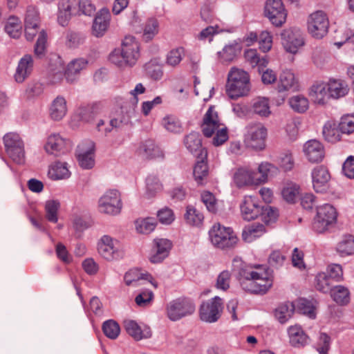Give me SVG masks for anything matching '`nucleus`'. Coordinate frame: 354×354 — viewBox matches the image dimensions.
Here are the masks:
<instances>
[{"instance_id":"a18cd8bd","label":"nucleus","mask_w":354,"mask_h":354,"mask_svg":"<svg viewBox=\"0 0 354 354\" xmlns=\"http://www.w3.org/2000/svg\"><path fill=\"white\" fill-rule=\"evenodd\" d=\"M156 225L155 219L152 218H140L135 222L137 232L144 234H148L153 231Z\"/></svg>"},{"instance_id":"4d7b16f0","label":"nucleus","mask_w":354,"mask_h":354,"mask_svg":"<svg viewBox=\"0 0 354 354\" xmlns=\"http://www.w3.org/2000/svg\"><path fill=\"white\" fill-rule=\"evenodd\" d=\"M163 127L169 131L179 133L181 131V123L173 114L167 115L162 121Z\"/></svg>"},{"instance_id":"cd10ccee","label":"nucleus","mask_w":354,"mask_h":354,"mask_svg":"<svg viewBox=\"0 0 354 354\" xmlns=\"http://www.w3.org/2000/svg\"><path fill=\"white\" fill-rule=\"evenodd\" d=\"M88 62L84 58H77L68 63L64 72L66 80L69 83L74 82L79 77L80 72L87 66Z\"/></svg>"},{"instance_id":"2eb2a0df","label":"nucleus","mask_w":354,"mask_h":354,"mask_svg":"<svg viewBox=\"0 0 354 354\" xmlns=\"http://www.w3.org/2000/svg\"><path fill=\"white\" fill-rule=\"evenodd\" d=\"M223 308L221 299L215 297L201 304L199 310L200 318L205 322H216L221 317Z\"/></svg>"},{"instance_id":"dca6fc26","label":"nucleus","mask_w":354,"mask_h":354,"mask_svg":"<svg viewBox=\"0 0 354 354\" xmlns=\"http://www.w3.org/2000/svg\"><path fill=\"white\" fill-rule=\"evenodd\" d=\"M94 142L88 140L83 141L77 146L76 157L82 168L89 169L94 166Z\"/></svg>"},{"instance_id":"7c9ffc66","label":"nucleus","mask_w":354,"mask_h":354,"mask_svg":"<svg viewBox=\"0 0 354 354\" xmlns=\"http://www.w3.org/2000/svg\"><path fill=\"white\" fill-rule=\"evenodd\" d=\"M342 134L339 124L334 120H328L324 124L322 136L326 141L335 143L342 140Z\"/></svg>"},{"instance_id":"79ce46f5","label":"nucleus","mask_w":354,"mask_h":354,"mask_svg":"<svg viewBox=\"0 0 354 354\" xmlns=\"http://www.w3.org/2000/svg\"><path fill=\"white\" fill-rule=\"evenodd\" d=\"M244 57L245 61L252 67L257 66H266L268 64V60L265 57H260L255 49H248L244 52Z\"/></svg>"},{"instance_id":"c9c22d12","label":"nucleus","mask_w":354,"mask_h":354,"mask_svg":"<svg viewBox=\"0 0 354 354\" xmlns=\"http://www.w3.org/2000/svg\"><path fill=\"white\" fill-rule=\"evenodd\" d=\"M265 232L266 228L263 225L252 223L243 229L242 237L245 241L250 243L261 236Z\"/></svg>"},{"instance_id":"4468645a","label":"nucleus","mask_w":354,"mask_h":354,"mask_svg":"<svg viewBox=\"0 0 354 354\" xmlns=\"http://www.w3.org/2000/svg\"><path fill=\"white\" fill-rule=\"evenodd\" d=\"M121 209L120 195L116 189L107 191L99 200V209L102 213L116 215Z\"/></svg>"},{"instance_id":"393cba45","label":"nucleus","mask_w":354,"mask_h":354,"mask_svg":"<svg viewBox=\"0 0 354 354\" xmlns=\"http://www.w3.org/2000/svg\"><path fill=\"white\" fill-rule=\"evenodd\" d=\"M138 153L146 159L163 158L164 153L155 143L154 140L147 139L142 141L138 148Z\"/></svg>"},{"instance_id":"6e6d98bb","label":"nucleus","mask_w":354,"mask_h":354,"mask_svg":"<svg viewBox=\"0 0 354 354\" xmlns=\"http://www.w3.org/2000/svg\"><path fill=\"white\" fill-rule=\"evenodd\" d=\"M295 308L297 309L301 313L308 315L310 318L315 317V308L311 302L306 299L300 298L295 304Z\"/></svg>"},{"instance_id":"69168bd1","label":"nucleus","mask_w":354,"mask_h":354,"mask_svg":"<svg viewBox=\"0 0 354 354\" xmlns=\"http://www.w3.org/2000/svg\"><path fill=\"white\" fill-rule=\"evenodd\" d=\"M260 49L264 53L269 51L272 46V35L267 30L261 32L259 37Z\"/></svg>"},{"instance_id":"e2e57ef3","label":"nucleus","mask_w":354,"mask_h":354,"mask_svg":"<svg viewBox=\"0 0 354 354\" xmlns=\"http://www.w3.org/2000/svg\"><path fill=\"white\" fill-rule=\"evenodd\" d=\"M218 54L221 62L229 63L236 57V48L233 45L225 46Z\"/></svg>"},{"instance_id":"423d86ee","label":"nucleus","mask_w":354,"mask_h":354,"mask_svg":"<svg viewBox=\"0 0 354 354\" xmlns=\"http://www.w3.org/2000/svg\"><path fill=\"white\" fill-rule=\"evenodd\" d=\"M196 310L194 301L188 298H178L167 304V317L173 322L192 315Z\"/></svg>"},{"instance_id":"473e14b6","label":"nucleus","mask_w":354,"mask_h":354,"mask_svg":"<svg viewBox=\"0 0 354 354\" xmlns=\"http://www.w3.org/2000/svg\"><path fill=\"white\" fill-rule=\"evenodd\" d=\"M327 84L328 93L332 98L338 99L348 93V86L341 80L330 79Z\"/></svg>"},{"instance_id":"49530a36","label":"nucleus","mask_w":354,"mask_h":354,"mask_svg":"<svg viewBox=\"0 0 354 354\" xmlns=\"http://www.w3.org/2000/svg\"><path fill=\"white\" fill-rule=\"evenodd\" d=\"M3 143L7 153H12V151L18 146H24L20 136L15 133H8L3 136Z\"/></svg>"},{"instance_id":"c03bdc74","label":"nucleus","mask_w":354,"mask_h":354,"mask_svg":"<svg viewBox=\"0 0 354 354\" xmlns=\"http://www.w3.org/2000/svg\"><path fill=\"white\" fill-rule=\"evenodd\" d=\"M214 88L210 84H202L197 77L194 80V93L201 96L203 101L209 100L214 93Z\"/></svg>"},{"instance_id":"f257e3e1","label":"nucleus","mask_w":354,"mask_h":354,"mask_svg":"<svg viewBox=\"0 0 354 354\" xmlns=\"http://www.w3.org/2000/svg\"><path fill=\"white\" fill-rule=\"evenodd\" d=\"M232 269L237 274L241 286L247 292L264 294L272 286V280L266 271H262L259 267L254 270L239 257L233 259Z\"/></svg>"},{"instance_id":"37998d69","label":"nucleus","mask_w":354,"mask_h":354,"mask_svg":"<svg viewBox=\"0 0 354 354\" xmlns=\"http://www.w3.org/2000/svg\"><path fill=\"white\" fill-rule=\"evenodd\" d=\"M186 223L190 225L199 226L204 219L203 214L193 206H187L185 214Z\"/></svg>"},{"instance_id":"4be33fe9","label":"nucleus","mask_w":354,"mask_h":354,"mask_svg":"<svg viewBox=\"0 0 354 354\" xmlns=\"http://www.w3.org/2000/svg\"><path fill=\"white\" fill-rule=\"evenodd\" d=\"M257 175L255 171L248 167H243L236 169L234 174V182L239 187L250 185H257Z\"/></svg>"},{"instance_id":"774afa93","label":"nucleus","mask_w":354,"mask_h":354,"mask_svg":"<svg viewBox=\"0 0 354 354\" xmlns=\"http://www.w3.org/2000/svg\"><path fill=\"white\" fill-rule=\"evenodd\" d=\"M147 75L154 80H159L163 75L162 67L153 63H148L145 66Z\"/></svg>"},{"instance_id":"412c9836","label":"nucleus","mask_w":354,"mask_h":354,"mask_svg":"<svg viewBox=\"0 0 354 354\" xmlns=\"http://www.w3.org/2000/svg\"><path fill=\"white\" fill-rule=\"evenodd\" d=\"M261 207L258 204V200L252 196H245L240 205L241 215L247 221L257 218L260 214Z\"/></svg>"},{"instance_id":"0e129e2a","label":"nucleus","mask_w":354,"mask_h":354,"mask_svg":"<svg viewBox=\"0 0 354 354\" xmlns=\"http://www.w3.org/2000/svg\"><path fill=\"white\" fill-rule=\"evenodd\" d=\"M118 114L110 120V124L113 127H119L122 124L131 123V113L135 112H116Z\"/></svg>"},{"instance_id":"b1692460","label":"nucleus","mask_w":354,"mask_h":354,"mask_svg":"<svg viewBox=\"0 0 354 354\" xmlns=\"http://www.w3.org/2000/svg\"><path fill=\"white\" fill-rule=\"evenodd\" d=\"M299 88V81L294 73L289 69L283 70L279 75L277 91L279 93L285 91H296Z\"/></svg>"},{"instance_id":"58836bf2","label":"nucleus","mask_w":354,"mask_h":354,"mask_svg":"<svg viewBox=\"0 0 354 354\" xmlns=\"http://www.w3.org/2000/svg\"><path fill=\"white\" fill-rule=\"evenodd\" d=\"M329 292L333 299L339 305H346L350 301V292L343 286H335Z\"/></svg>"},{"instance_id":"5701e85b","label":"nucleus","mask_w":354,"mask_h":354,"mask_svg":"<svg viewBox=\"0 0 354 354\" xmlns=\"http://www.w3.org/2000/svg\"><path fill=\"white\" fill-rule=\"evenodd\" d=\"M307 159L311 162H321L325 156L323 145L317 140L307 141L303 148Z\"/></svg>"},{"instance_id":"5fc2aeb1","label":"nucleus","mask_w":354,"mask_h":354,"mask_svg":"<svg viewBox=\"0 0 354 354\" xmlns=\"http://www.w3.org/2000/svg\"><path fill=\"white\" fill-rule=\"evenodd\" d=\"M331 281L326 273H319L315 278V287L319 291L324 293L328 292L334 286L332 285Z\"/></svg>"},{"instance_id":"6ab92c4d","label":"nucleus","mask_w":354,"mask_h":354,"mask_svg":"<svg viewBox=\"0 0 354 354\" xmlns=\"http://www.w3.org/2000/svg\"><path fill=\"white\" fill-rule=\"evenodd\" d=\"M313 189L317 193H324L329 188L330 174L324 165L315 167L311 172Z\"/></svg>"},{"instance_id":"bf43d9fd","label":"nucleus","mask_w":354,"mask_h":354,"mask_svg":"<svg viewBox=\"0 0 354 354\" xmlns=\"http://www.w3.org/2000/svg\"><path fill=\"white\" fill-rule=\"evenodd\" d=\"M299 194V186L295 183L288 184L282 190L283 198L288 203H295Z\"/></svg>"},{"instance_id":"ea45409f","label":"nucleus","mask_w":354,"mask_h":354,"mask_svg":"<svg viewBox=\"0 0 354 354\" xmlns=\"http://www.w3.org/2000/svg\"><path fill=\"white\" fill-rule=\"evenodd\" d=\"M295 309L293 303L282 304L276 308L274 316L280 323L284 324L292 317Z\"/></svg>"},{"instance_id":"a19ab883","label":"nucleus","mask_w":354,"mask_h":354,"mask_svg":"<svg viewBox=\"0 0 354 354\" xmlns=\"http://www.w3.org/2000/svg\"><path fill=\"white\" fill-rule=\"evenodd\" d=\"M5 31L13 38H19L21 33L20 19L16 17H10L5 25Z\"/></svg>"},{"instance_id":"bb28decb","label":"nucleus","mask_w":354,"mask_h":354,"mask_svg":"<svg viewBox=\"0 0 354 354\" xmlns=\"http://www.w3.org/2000/svg\"><path fill=\"white\" fill-rule=\"evenodd\" d=\"M153 242V254L150 257V261L153 263H158L168 256L171 243L165 239H157Z\"/></svg>"},{"instance_id":"052dcab7","label":"nucleus","mask_w":354,"mask_h":354,"mask_svg":"<svg viewBox=\"0 0 354 354\" xmlns=\"http://www.w3.org/2000/svg\"><path fill=\"white\" fill-rule=\"evenodd\" d=\"M278 216L277 211L272 207L266 205L261 207V212L259 216L261 217V221L266 224H269L274 221Z\"/></svg>"},{"instance_id":"72a5a7b5","label":"nucleus","mask_w":354,"mask_h":354,"mask_svg":"<svg viewBox=\"0 0 354 354\" xmlns=\"http://www.w3.org/2000/svg\"><path fill=\"white\" fill-rule=\"evenodd\" d=\"M124 327L127 333L134 339L138 341L143 338H149L151 337V331L142 330L138 324L133 320H125L124 322Z\"/></svg>"},{"instance_id":"20e7f679","label":"nucleus","mask_w":354,"mask_h":354,"mask_svg":"<svg viewBox=\"0 0 354 354\" xmlns=\"http://www.w3.org/2000/svg\"><path fill=\"white\" fill-rule=\"evenodd\" d=\"M203 136L212 138V143L215 147L223 145L229 138L227 128L221 122L217 112H206L201 124Z\"/></svg>"},{"instance_id":"f8f14e48","label":"nucleus","mask_w":354,"mask_h":354,"mask_svg":"<svg viewBox=\"0 0 354 354\" xmlns=\"http://www.w3.org/2000/svg\"><path fill=\"white\" fill-rule=\"evenodd\" d=\"M282 44L287 52L295 54L304 45V38L300 28L292 27L281 33Z\"/></svg>"},{"instance_id":"aec40b11","label":"nucleus","mask_w":354,"mask_h":354,"mask_svg":"<svg viewBox=\"0 0 354 354\" xmlns=\"http://www.w3.org/2000/svg\"><path fill=\"white\" fill-rule=\"evenodd\" d=\"M111 21V13L108 8H103L96 14L92 24L91 32L96 37H102L107 31Z\"/></svg>"},{"instance_id":"338daca9","label":"nucleus","mask_w":354,"mask_h":354,"mask_svg":"<svg viewBox=\"0 0 354 354\" xmlns=\"http://www.w3.org/2000/svg\"><path fill=\"white\" fill-rule=\"evenodd\" d=\"M46 41L47 35L46 32L42 30L39 33V37L35 46L34 51L37 56L41 57L45 54Z\"/></svg>"},{"instance_id":"f03ea898","label":"nucleus","mask_w":354,"mask_h":354,"mask_svg":"<svg viewBox=\"0 0 354 354\" xmlns=\"http://www.w3.org/2000/svg\"><path fill=\"white\" fill-rule=\"evenodd\" d=\"M140 47L133 36L124 37L121 50H115L109 55L111 63L119 67L132 66L140 57Z\"/></svg>"},{"instance_id":"9d476101","label":"nucleus","mask_w":354,"mask_h":354,"mask_svg":"<svg viewBox=\"0 0 354 354\" xmlns=\"http://www.w3.org/2000/svg\"><path fill=\"white\" fill-rule=\"evenodd\" d=\"M247 133L245 135V145L257 150H262L266 147L267 129L261 124H250L247 127Z\"/></svg>"},{"instance_id":"8fccbe9b","label":"nucleus","mask_w":354,"mask_h":354,"mask_svg":"<svg viewBox=\"0 0 354 354\" xmlns=\"http://www.w3.org/2000/svg\"><path fill=\"white\" fill-rule=\"evenodd\" d=\"M102 330L108 338L115 339L120 335V328L115 321L109 319L103 323Z\"/></svg>"},{"instance_id":"e433bc0d","label":"nucleus","mask_w":354,"mask_h":354,"mask_svg":"<svg viewBox=\"0 0 354 354\" xmlns=\"http://www.w3.org/2000/svg\"><path fill=\"white\" fill-rule=\"evenodd\" d=\"M336 250L342 257L354 254V236L352 234L342 236L337 245Z\"/></svg>"},{"instance_id":"7ed1b4c3","label":"nucleus","mask_w":354,"mask_h":354,"mask_svg":"<svg viewBox=\"0 0 354 354\" xmlns=\"http://www.w3.org/2000/svg\"><path fill=\"white\" fill-rule=\"evenodd\" d=\"M252 88L250 76L245 70L232 67L227 75L226 92L232 99L245 97L250 94Z\"/></svg>"},{"instance_id":"603ef678","label":"nucleus","mask_w":354,"mask_h":354,"mask_svg":"<svg viewBox=\"0 0 354 354\" xmlns=\"http://www.w3.org/2000/svg\"><path fill=\"white\" fill-rule=\"evenodd\" d=\"M60 203L58 201H48L45 205L46 217L50 222L57 223L58 220L57 212L59 209Z\"/></svg>"},{"instance_id":"680f3d73","label":"nucleus","mask_w":354,"mask_h":354,"mask_svg":"<svg viewBox=\"0 0 354 354\" xmlns=\"http://www.w3.org/2000/svg\"><path fill=\"white\" fill-rule=\"evenodd\" d=\"M95 116V112H75L72 115L71 124L77 126L80 122H91Z\"/></svg>"},{"instance_id":"a878e982","label":"nucleus","mask_w":354,"mask_h":354,"mask_svg":"<svg viewBox=\"0 0 354 354\" xmlns=\"http://www.w3.org/2000/svg\"><path fill=\"white\" fill-rule=\"evenodd\" d=\"M33 71V59L31 55H25L18 63L14 77L17 82H24Z\"/></svg>"},{"instance_id":"1a4fd4ad","label":"nucleus","mask_w":354,"mask_h":354,"mask_svg":"<svg viewBox=\"0 0 354 354\" xmlns=\"http://www.w3.org/2000/svg\"><path fill=\"white\" fill-rule=\"evenodd\" d=\"M100 255L107 261L117 260L122 257L120 243L109 235H103L97 243Z\"/></svg>"},{"instance_id":"a211bd4d","label":"nucleus","mask_w":354,"mask_h":354,"mask_svg":"<svg viewBox=\"0 0 354 354\" xmlns=\"http://www.w3.org/2000/svg\"><path fill=\"white\" fill-rule=\"evenodd\" d=\"M183 145L197 158H207V151L203 147L202 138L198 132L192 131L186 135L183 139Z\"/></svg>"},{"instance_id":"6e6552de","label":"nucleus","mask_w":354,"mask_h":354,"mask_svg":"<svg viewBox=\"0 0 354 354\" xmlns=\"http://www.w3.org/2000/svg\"><path fill=\"white\" fill-rule=\"evenodd\" d=\"M329 21L326 15L321 10L310 14L307 20L309 34L314 38L322 39L328 32Z\"/></svg>"},{"instance_id":"13d9d810","label":"nucleus","mask_w":354,"mask_h":354,"mask_svg":"<svg viewBox=\"0 0 354 354\" xmlns=\"http://www.w3.org/2000/svg\"><path fill=\"white\" fill-rule=\"evenodd\" d=\"M288 102L294 111H306L309 106L308 100L301 95L291 97Z\"/></svg>"},{"instance_id":"2f4dec72","label":"nucleus","mask_w":354,"mask_h":354,"mask_svg":"<svg viewBox=\"0 0 354 354\" xmlns=\"http://www.w3.org/2000/svg\"><path fill=\"white\" fill-rule=\"evenodd\" d=\"M290 343L295 347L304 346L308 343V337L301 328L297 325L289 327L288 330Z\"/></svg>"},{"instance_id":"f704fd0d","label":"nucleus","mask_w":354,"mask_h":354,"mask_svg":"<svg viewBox=\"0 0 354 354\" xmlns=\"http://www.w3.org/2000/svg\"><path fill=\"white\" fill-rule=\"evenodd\" d=\"M197 162L194 168V177L198 185H203L207 181L209 169L207 158H197Z\"/></svg>"},{"instance_id":"de8ad7c7","label":"nucleus","mask_w":354,"mask_h":354,"mask_svg":"<svg viewBox=\"0 0 354 354\" xmlns=\"http://www.w3.org/2000/svg\"><path fill=\"white\" fill-rule=\"evenodd\" d=\"M277 171V168L269 162H262L260 164L258 167V171H256L258 173V184L266 182L268 176L276 173Z\"/></svg>"},{"instance_id":"0eeeda50","label":"nucleus","mask_w":354,"mask_h":354,"mask_svg":"<svg viewBox=\"0 0 354 354\" xmlns=\"http://www.w3.org/2000/svg\"><path fill=\"white\" fill-rule=\"evenodd\" d=\"M264 15L274 26L280 28L286 22L288 12L282 0H267Z\"/></svg>"},{"instance_id":"3c124183","label":"nucleus","mask_w":354,"mask_h":354,"mask_svg":"<svg viewBox=\"0 0 354 354\" xmlns=\"http://www.w3.org/2000/svg\"><path fill=\"white\" fill-rule=\"evenodd\" d=\"M339 127L342 134H351L354 132V113L344 115L339 122Z\"/></svg>"},{"instance_id":"c756f323","label":"nucleus","mask_w":354,"mask_h":354,"mask_svg":"<svg viewBox=\"0 0 354 354\" xmlns=\"http://www.w3.org/2000/svg\"><path fill=\"white\" fill-rule=\"evenodd\" d=\"M310 95L315 103L324 104L330 97L328 91L327 82H317L313 84L310 89Z\"/></svg>"},{"instance_id":"f3484780","label":"nucleus","mask_w":354,"mask_h":354,"mask_svg":"<svg viewBox=\"0 0 354 354\" xmlns=\"http://www.w3.org/2000/svg\"><path fill=\"white\" fill-rule=\"evenodd\" d=\"M40 18L37 8L34 6L27 7L25 19V36L29 41H32L37 34L39 29Z\"/></svg>"},{"instance_id":"ddd939ff","label":"nucleus","mask_w":354,"mask_h":354,"mask_svg":"<svg viewBox=\"0 0 354 354\" xmlns=\"http://www.w3.org/2000/svg\"><path fill=\"white\" fill-rule=\"evenodd\" d=\"M72 147L70 140L62 137L59 133H52L47 138L44 150L48 154L59 156L70 151Z\"/></svg>"},{"instance_id":"09e8293b","label":"nucleus","mask_w":354,"mask_h":354,"mask_svg":"<svg viewBox=\"0 0 354 354\" xmlns=\"http://www.w3.org/2000/svg\"><path fill=\"white\" fill-rule=\"evenodd\" d=\"M159 24L156 19H149L146 22L142 37L145 41H151L158 32Z\"/></svg>"},{"instance_id":"c85d7f7f","label":"nucleus","mask_w":354,"mask_h":354,"mask_svg":"<svg viewBox=\"0 0 354 354\" xmlns=\"http://www.w3.org/2000/svg\"><path fill=\"white\" fill-rule=\"evenodd\" d=\"M152 277L147 272H143L140 270L135 268L131 269L124 277V280L127 286H137L140 280L149 281L155 288L158 287V283L153 281Z\"/></svg>"},{"instance_id":"864d4df0","label":"nucleus","mask_w":354,"mask_h":354,"mask_svg":"<svg viewBox=\"0 0 354 354\" xmlns=\"http://www.w3.org/2000/svg\"><path fill=\"white\" fill-rule=\"evenodd\" d=\"M184 56V48L178 47L174 48L167 53L166 63L170 66L175 67L180 63Z\"/></svg>"},{"instance_id":"39448f33","label":"nucleus","mask_w":354,"mask_h":354,"mask_svg":"<svg viewBox=\"0 0 354 354\" xmlns=\"http://www.w3.org/2000/svg\"><path fill=\"white\" fill-rule=\"evenodd\" d=\"M209 236L212 243L221 249L232 248L238 242V238L232 229L219 223L212 226L209 231Z\"/></svg>"},{"instance_id":"9b49d317","label":"nucleus","mask_w":354,"mask_h":354,"mask_svg":"<svg viewBox=\"0 0 354 354\" xmlns=\"http://www.w3.org/2000/svg\"><path fill=\"white\" fill-rule=\"evenodd\" d=\"M336 218L337 212L335 207L330 204H324L317 207L313 228L317 232L322 233L335 222Z\"/></svg>"},{"instance_id":"4c0bfd02","label":"nucleus","mask_w":354,"mask_h":354,"mask_svg":"<svg viewBox=\"0 0 354 354\" xmlns=\"http://www.w3.org/2000/svg\"><path fill=\"white\" fill-rule=\"evenodd\" d=\"M48 175L53 180H61L69 178L71 172L68 169L67 163L58 161L51 165Z\"/></svg>"}]
</instances>
